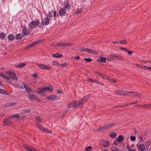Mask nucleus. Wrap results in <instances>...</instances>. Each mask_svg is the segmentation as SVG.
Here are the masks:
<instances>
[{
	"label": "nucleus",
	"instance_id": "13",
	"mask_svg": "<svg viewBox=\"0 0 151 151\" xmlns=\"http://www.w3.org/2000/svg\"><path fill=\"white\" fill-rule=\"evenodd\" d=\"M66 9L63 8H60L59 11V13L61 16H64L66 13Z\"/></svg>",
	"mask_w": 151,
	"mask_h": 151
},
{
	"label": "nucleus",
	"instance_id": "41",
	"mask_svg": "<svg viewBox=\"0 0 151 151\" xmlns=\"http://www.w3.org/2000/svg\"><path fill=\"white\" fill-rule=\"evenodd\" d=\"M42 131L48 133H50L51 132L49 130L47 129L45 127H44Z\"/></svg>",
	"mask_w": 151,
	"mask_h": 151
},
{
	"label": "nucleus",
	"instance_id": "10",
	"mask_svg": "<svg viewBox=\"0 0 151 151\" xmlns=\"http://www.w3.org/2000/svg\"><path fill=\"white\" fill-rule=\"evenodd\" d=\"M37 65L39 67L42 69L50 70L51 69V68L47 65L40 63H37Z\"/></svg>",
	"mask_w": 151,
	"mask_h": 151
},
{
	"label": "nucleus",
	"instance_id": "56",
	"mask_svg": "<svg viewBox=\"0 0 151 151\" xmlns=\"http://www.w3.org/2000/svg\"><path fill=\"white\" fill-rule=\"evenodd\" d=\"M86 48L84 47H81L79 49V50L81 51L86 52Z\"/></svg>",
	"mask_w": 151,
	"mask_h": 151
},
{
	"label": "nucleus",
	"instance_id": "26",
	"mask_svg": "<svg viewBox=\"0 0 151 151\" xmlns=\"http://www.w3.org/2000/svg\"><path fill=\"white\" fill-rule=\"evenodd\" d=\"M23 36L21 33H19L16 36V38L17 40L21 39Z\"/></svg>",
	"mask_w": 151,
	"mask_h": 151
},
{
	"label": "nucleus",
	"instance_id": "14",
	"mask_svg": "<svg viewBox=\"0 0 151 151\" xmlns=\"http://www.w3.org/2000/svg\"><path fill=\"white\" fill-rule=\"evenodd\" d=\"M3 123L4 126L10 125L11 124V122L8 118H5Z\"/></svg>",
	"mask_w": 151,
	"mask_h": 151
},
{
	"label": "nucleus",
	"instance_id": "4",
	"mask_svg": "<svg viewBox=\"0 0 151 151\" xmlns=\"http://www.w3.org/2000/svg\"><path fill=\"white\" fill-rule=\"evenodd\" d=\"M46 15L47 16L44 18V20L42 19V24H40L39 25V27L40 28L43 29L44 25L47 26L50 23L49 18L48 17L47 15Z\"/></svg>",
	"mask_w": 151,
	"mask_h": 151
},
{
	"label": "nucleus",
	"instance_id": "47",
	"mask_svg": "<svg viewBox=\"0 0 151 151\" xmlns=\"http://www.w3.org/2000/svg\"><path fill=\"white\" fill-rule=\"evenodd\" d=\"M143 108L146 107L147 106V107H151V104H144L142 105H140Z\"/></svg>",
	"mask_w": 151,
	"mask_h": 151
},
{
	"label": "nucleus",
	"instance_id": "22",
	"mask_svg": "<svg viewBox=\"0 0 151 151\" xmlns=\"http://www.w3.org/2000/svg\"><path fill=\"white\" fill-rule=\"evenodd\" d=\"M52 56L53 57L60 58L63 56V55L61 54L56 53L55 54H52Z\"/></svg>",
	"mask_w": 151,
	"mask_h": 151
},
{
	"label": "nucleus",
	"instance_id": "42",
	"mask_svg": "<svg viewBox=\"0 0 151 151\" xmlns=\"http://www.w3.org/2000/svg\"><path fill=\"white\" fill-rule=\"evenodd\" d=\"M106 79H107V80H109V81H110V82H113L114 83H115L116 82V81L113 79H112V78L110 79L109 78H108L107 77V78Z\"/></svg>",
	"mask_w": 151,
	"mask_h": 151
},
{
	"label": "nucleus",
	"instance_id": "53",
	"mask_svg": "<svg viewBox=\"0 0 151 151\" xmlns=\"http://www.w3.org/2000/svg\"><path fill=\"white\" fill-rule=\"evenodd\" d=\"M84 60L87 62H90L92 61V59L90 58H85Z\"/></svg>",
	"mask_w": 151,
	"mask_h": 151
},
{
	"label": "nucleus",
	"instance_id": "58",
	"mask_svg": "<svg viewBox=\"0 0 151 151\" xmlns=\"http://www.w3.org/2000/svg\"><path fill=\"white\" fill-rule=\"evenodd\" d=\"M139 101L136 100L135 101H133L132 102H131L130 103V104L131 105L133 104H136L138 103Z\"/></svg>",
	"mask_w": 151,
	"mask_h": 151
},
{
	"label": "nucleus",
	"instance_id": "34",
	"mask_svg": "<svg viewBox=\"0 0 151 151\" xmlns=\"http://www.w3.org/2000/svg\"><path fill=\"white\" fill-rule=\"evenodd\" d=\"M46 91H49L52 92L53 91V87L51 86V87H45Z\"/></svg>",
	"mask_w": 151,
	"mask_h": 151
},
{
	"label": "nucleus",
	"instance_id": "29",
	"mask_svg": "<svg viewBox=\"0 0 151 151\" xmlns=\"http://www.w3.org/2000/svg\"><path fill=\"white\" fill-rule=\"evenodd\" d=\"M110 136L112 138H114L116 137V134L114 132H112L110 134Z\"/></svg>",
	"mask_w": 151,
	"mask_h": 151
},
{
	"label": "nucleus",
	"instance_id": "28",
	"mask_svg": "<svg viewBox=\"0 0 151 151\" xmlns=\"http://www.w3.org/2000/svg\"><path fill=\"white\" fill-rule=\"evenodd\" d=\"M8 37L9 40H12L14 39V35L11 34L8 35Z\"/></svg>",
	"mask_w": 151,
	"mask_h": 151
},
{
	"label": "nucleus",
	"instance_id": "32",
	"mask_svg": "<svg viewBox=\"0 0 151 151\" xmlns=\"http://www.w3.org/2000/svg\"><path fill=\"white\" fill-rule=\"evenodd\" d=\"M52 45L55 46H60L61 47V42H57L56 43H55L52 44Z\"/></svg>",
	"mask_w": 151,
	"mask_h": 151
},
{
	"label": "nucleus",
	"instance_id": "18",
	"mask_svg": "<svg viewBox=\"0 0 151 151\" xmlns=\"http://www.w3.org/2000/svg\"><path fill=\"white\" fill-rule=\"evenodd\" d=\"M110 145V142L108 140H104L103 143H102V145L104 147H108Z\"/></svg>",
	"mask_w": 151,
	"mask_h": 151
},
{
	"label": "nucleus",
	"instance_id": "5",
	"mask_svg": "<svg viewBox=\"0 0 151 151\" xmlns=\"http://www.w3.org/2000/svg\"><path fill=\"white\" fill-rule=\"evenodd\" d=\"M21 28L22 29V34L25 35H29L30 33V29L27 28L26 24L23 25L21 24Z\"/></svg>",
	"mask_w": 151,
	"mask_h": 151
},
{
	"label": "nucleus",
	"instance_id": "2",
	"mask_svg": "<svg viewBox=\"0 0 151 151\" xmlns=\"http://www.w3.org/2000/svg\"><path fill=\"white\" fill-rule=\"evenodd\" d=\"M40 20L39 19H36V21L33 20L29 24V26L32 29L35 28L38 26L39 25Z\"/></svg>",
	"mask_w": 151,
	"mask_h": 151
},
{
	"label": "nucleus",
	"instance_id": "8",
	"mask_svg": "<svg viewBox=\"0 0 151 151\" xmlns=\"http://www.w3.org/2000/svg\"><path fill=\"white\" fill-rule=\"evenodd\" d=\"M22 83L23 85L24 88L25 89L26 92L28 94H30L31 93H33V92L32 89L29 86L27 85L26 83L24 82H22Z\"/></svg>",
	"mask_w": 151,
	"mask_h": 151
},
{
	"label": "nucleus",
	"instance_id": "57",
	"mask_svg": "<svg viewBox=\"0 0 151 151\" xmlns=\"http://www.w3.org/2000/svg\"><path fill=\"white\" fill-rule=\"evenodd\" d=\"M34 148L32 147H31L30 148V147L28 146V147L27 149V150H28L29 151H33V149Z\"/></svg>",
	"mask_w": 151,
	"mask_h": 151
},
{
	"label": "nucleus",
	"instance_id": "1",
	"mask_svg": "<svg viewBox=\"0 0 151 151\" xmlns=\"http://www.w3.org/2000/svg\"><path fill=\"white\" fill-rule=\"evenodd\" d=\"M118 59L120 60H123V57L119 54H111L109 55L107 57V60L109 61Z\"/></svg>",
	"mask_w": 151,
	"mask_h": 151
},
{
	"label": "nucleus",
	"instance_id": "37",
	"mask_svg": "<svg viewBox=\"0 0 151 151\" xmlns=\"http://www.w3.org/2000/svg\"><path fill=\"white\" fill-rule=\"evenodd\" d=\"M36 124L37 125V127L39 128V129L41 131H42L44 127H43V126L41 124H37L36 123Z\"/></svg>",
	"mask_w": 151,
	"mask_h": 151
},
{
	"label": "nucleus",
	"instance_id": "11",
	"mask_svg": "<svg viewBox=\"0 0 151 151\" xmlns=\"http://www.w3.org/2000/svg\"><path fill=\"white\" fill-rule=\"evenodd\" d=\"M136 146L139 151H146V149L144 144H141L139 146L138 144Z\"/></svg>",
	"mask_w": 151,
	"mask_h": 151
},
{
	"label": "nucleus",
	"instance_id": "3",
	"mask_svg": "<svg viewBox=\"0 0 151 151\" xmlns=\"http://www.w3.org/2000/svg\"><path fill=\"white\" fill-rule=\"evenodd\" d=\"M6 73L9 78L16 81H17L18 80L16 74L13 70L7 71Z\"/></svg>",
	"mask_w": 151,
	"mask_h": 151
},
{
	"label": "nucleus",
	"instance_id": "62",
	"mask_svg": "<svg viewBox=\"0 0 151 151\" xmlns=\"http://www.w3.org/2000/svg\"><path fill=\"white\" fill-rule=\"evenodd\" d=\"M126 52H127V53L129 55H131L133 53V52L132 51L128 50H127Z\"/></svg>",
	"mask_w": 151,
	"mask_h": 151
},
{
	"label": "nucleus",
	"instance_id": "44",
	"mask_svg": "<svg viewBox=\"0 0 151 151\" xmlns=\"http://www.w3.org/2000/svg\"><path fill=\"white\" fill-rule=\"evenodd\" d=\"M122 91L119 90L115 92V93L116 94L120 95L121 94H122Z\"/></svg>",
	"mask_w": 151,
	"mask_h": 151
},
{
	"label": "nucleus",
	"instance_id": "24",
	"mask_svg": "<svg viewBox=\"0 0 151 151\" xmlns=\"http://www.w3.org/2000/svg\"><path fill=\"white\" fill-rule=\"evenodd\" d=\"M0 93L3 94H4L5 95H9V94L8 93V92L6 91H5L4 89H1L0 88Z\"/></svg>",
	"mask_w": 151,
	"mask_h": 151
},
{
	"label": "nucleus",
	"instance_id": "55",
	"mask_svg": "<svg viewBox=\"0 0 151 151\" xmlns=\"http://www.w3.org/2000/svg\"><path fill=\"white\" fill-rule=\"evenodd\" d=\"M130 139L132 141H135L136 139V137L134 136H131L130 137Z\"/></svg>",
	"mask_w": 151,
	"mask_h": 151
},
{
	"label": "nucleus",
	"instance_id": "16",
	"mask_svg": "<svg viewBox=\"0 0 151 151\" xmlns=\"http://www.w3.org/2000/svg\"><path fill=\"white\" fill-rule=\"evenodd\" d=\"M94 73L95 74H96L97 76H100L101 77L103 78V79H106L107 78V77L105 75L102 74L98 72L95 71V72H94Z\"/></svg>",
	"mask_w": 151,
	"mask_h": 151
},
{
	"label": "nucleus",
	"instance_id": "48",
	"mask_svg": "<svg viewBox=\"0 0 151 151\" xmlns=\"http://www.w3.org/2000/svg\"><path fill=\"white\" fill-rule=\"evenodd\" d=\"M96 52V51L90 49V52H89V53L91 54H95Z\"/></svg>",
	"mask_w": 151,
	"mask_h": 151
},
{
	"label": "nucleus",
	"instance_id": "17",
	"mask_svg": "<svg viewBox=\"0 0 151 151\" xmlns=\"http://www.w3.org/2000/svg\"><path fill=\"white\" fill-rule=\"evenodd\" d=\"M27 97L30 100H32L33 99H35V98L37 97V96L33 94H28L27 95Z\"/></svg>",
	"mask_w": 151,
	"mask_h": 151
},
{
	"label": "nucleus",
	"instance_id": "20",
	"mask_svg": "<svg viewBox=\"0 0 151 151\" xmlns=\"http://www.w3.org/2000/svg\"><path fill=\"white\" fill-rule=\"evenodd\" d=\"M124 137L123 135H120L116 138V140L119 142H121L124 140Z\"/></svg>",
	"mask_w": 151,
	"mask_h": 151
},
{
	"label": "nucleus",
	"instance_id": "45",
	"mask_svg": "<svg viewBox=\"0 0 151 151\" xmlns=\"http://www.w3.org/2000/svg\"><path fill=\"white\" fill-rule=\"evenodd\" d=\"M117 148L114 146H112L111 147V149L113 151H116Z\"/></svg>",
	"mask_w": 151,
	"mask_h": 151
},
{
	"label": "nucleus",
	"instance_id": "40",
	"mask_svg": "<svg viewBox=\"0 0 151 151\" xmlns=\"http://www.w3.org/2000/svg\"><path fill=\"white\" fill-rule=\"evenodd\" d=\"M4 79L6 80V81L8 83H11V79L9 77H8L6 76Z\"/></svg>",
	"mask_w": 151,
	"mask_h": 151
},
{
	"label": "nucleus",
	"instance_id": "38",
	"mask_svg": "<svg viewBox=\"0 0 151 151\" xmlns=\"http://www.w3.org/2000/svg\"><path fill=\"white\" fill-rule=\"evenodd\" d=\"M26 65V63H20V65L19 66H15L17 68H22L24 67L25 65Z\"/></svg>",
	"mask_w": 151,
	"mask_h": 151
},
{
	"label": "nucleus",
	"instance_id": "54",
	"mask_svg": "<svg viewBox=\"0 0 151 151\" xmlns=\"http://www.w3.org/2000/svg\"><path fill=\"white\" fill-rule=\"evenodd\" d=\"M35 119L39 122H41V120L39 116H37L35 117Z\"/></svg>",
	"mask_w": 151,
	"mask_h": 151
},
{
	"label": "nucleus",
	"instance_id": "19",
	"mask_svg": "<svg viewBox=\"0 0 151 151\" xmlns=\"http://www.w3.org/2000/svg\"><path fill=\"white\" fill-rule=\"evenodd\" d=\"M107 58H106L105 57H101L100 58L99 60L98 59L97 60V61L99 62V63L101 62L105 63L106 62V59Z\"/></svg>",
	"mask_w": 151,
	"mask_h": 151
},
{
	"label": "nucleus",
	"instance_id": "33",
	"mask_svg": "<svg viewBox=\"0 0 151 151\" xmlns=\"http://www.w3.org/2000/svg\"><path fill=\"white\" fill-rule=\"evenodd\" d=\"M82 12V9L81 8H78L76 10V12L77 14H80Z\"/></svg>",
	"mask_w": 151,
	"mask_h": 151
},
{
	"label": "nucleus",
	"instance_id": "31",
	"mask_svg": "<svg viewBox=\"0 0 151 151\" xmlns=\"http://www.w3.org/2000/svg\"><path fill=\"white\" fill-rule=\"evenodd\" d=\"M132 95H131V96H139L141 95V94H140L138 92H132Z\"/></svg>",
	"mask_w": 151,
	"mask_h": 151
},
{
	"label": "nucleus",
	"instance_id": "7",
	"mask_svg": "<svg viewBox=\"0 0 151 151\" xmlns=\"http://www.w3.org/2000/svg\"><path fill=\"white\" fill-rule=\"evenodd\" d=\"M62 5L63 6V8L67 10H68L71 9V6L69 3V0H66L64 1Z\"/></svg>",
	"mask_w": 151,
	"mask_h": 151
},
{
	"label": "nucleus",
	"instance_id": "64",
	"mask_svg": "<svg viewBox=\"0 0 151 151\" xmlns=\"http://www.w3.org/2000/svg\"><path fill=\"white\" fill-rule=\"evenodd\" d=\"M28 146H29L26 144H24L23 145V147L26 150H27V149L28 147Z\"/></svg>",
	"mask_w": 151,
	"mask_h": 151
},
{
	"label": "nucleus",
	"instance_id": "21",
	"mask_svg": "<svg viewBox=\"0 0 151 151\" xmlns=\"http://www.w3.org/2000/svg\"><path fill=\"white\" fill-rule=\"evenodd\" d=\"M45 87L43 88H38V91L37 93L39 94H40L42 93H43L46 91L45 89Z\"/></svg>",
	"mask_w": 151,
	"mask_h": 151
},
{
	"label": "nucleus",
	"instance_id": "25",
	"mask_svg": "<svg viewBox=\"0 0 151 151\" xmlns=\"http://www.w3.org/2000/svg\"><path fill=\"white\" fill-rule=\"evenodd\" d=\"M132 91H122V94L124 95L128 96V94L129 93H132Z\"/></svg>",
	"mask_w": 151,
	"mask_h": 151
},
{
	"label": "nucleus",
	"instance_id": "36",
	"mask_svg": "<svg viewBox=\"0 0 151 151\" xmlns=\"http://www.w3.org/2000/svg\"><path fill=\"white\" fill-rule=\"evenodd\" d=\"M52 64L54 65H57L58 66H60V64L57 61L54 60L52 61Z\"/></svg>",
	"mask_w": 151,
	"mask_h": 151
},
{
	"label": "nucleus",
	"instance_id": "35",
	"mask_svg": "<svg viewBox=\"0 0 151 151\" xmlns=\"http://www.w3.org/2000/svg\"><path fill=\"white\" fill-rule=\"evenodd\" d=\"M20 117V115L18 114H17L14 115H13L12 116H10L9 118H19Z\"/></svg>",
	"mask_w": 151,
	"mask_h": 151
},
{
	"label": "nucleus",
	"instance_id": "60",
	"mask_svg": "<svg viewBox=\"0 0 151 151\" xmlns=\"http://www.w3.org/2000/svg\"><path fill=\"white\" fill-rule=\"evenodd\" d=\"M67 63H64L62 64H60L62 68H64L67 65Z\"/></svg>",
	"mask_w": 151,
	"mask_h": 151
},
{
	"label": "nucleus",
	"instance_id": "9",
	"mask_svg": "<svg viewBox=\"0 0 151 151\" xmlns=\"http://www.w3.org/2000/svg\"><path fill=\"white\" fill-rule=\"evenodd\" d=\"M78 101H74L73 103L69 104L68 108H71L73 107H78L81 106Z\"/></svg>",
	"mask_w": 151,
	"mask_h": 151
},
{
	"label": "nucleus",
	"instance_id": "6",
	"mask_svg": "<svg viewBox=\"0 0 151 151\" xmlns=\"http://www.w3.org/2000/svg\"><path fill=\"white\" fill-rule=\"evenodd\" d=\"M90 97V95L88 94L86 96H85L83 98L81 99V100L78 101L79 102V103L81 106H82L85 104L88 99Z\"/></svg>",
	"mask_w": 151,
	"mask_h": 151
},
{
	"label": "nucleus",
	"instance_id": "59",
	"mask_svg": "<svg viewBox=\"0 0 151 151\" xmlns=\"http://www.w3.org/2000/svg\"><path fill=\"white\" fill-rule=\"evenodd\" d=\"M93 82H94L95 83H97L98 84H100L101 83L100 81H98L95 79H94V80H93Z\"/></svg>",
	"mask_w": 151,
	"mask_h": 151
},
{
	"label": "nucleus",
	"instance_id": "39",
	"mask_svg": "<svg viewBox=\"0 0 151 151\" xmlns=\"http://www.w3.org/2000/svg\"><path fill=\"white\" fill-rule=\"evenodd\" d=\"M135 65L137 67H139V68H143V69H145L146 65H139L137 63H136V64H135Z\"/></svg>",
	"mask_w": 151,
	"mask_h": 151
},
{
	"label": "nucleus",
	"instance_id": "51",
	"mask_svg": "<svg viewBox=\"0 0 151 151\" xmlns=\"http://www.w3.org/2000/svg\"><path fill=\"white\" fill-rule=\"evenodd\" d=\"M92 149V147L91 146L87 147L85 148V151H90Z\"/></svg>",
	"mask_w": 151,
	"mask_h": 151
},
{
	"label": "nucleus",
	"instance_id": "61",
	"mask_svg": "<svg viewBox=\"0 0 151 151\" xmlns=\"http://www.w3.org/2000/svg\"><path fill=\"white\" fill-rule=\"evenodd\" d=\"M10 106H14L17 104V103L15 102H10Z\"/></svg>",
	"mask_w": 151,
	"mask_h": 151
},
{
	"label": "nucleus",
	"instance_id": "15",
	"mask_svg": "<svg viewBox=\"0 0 151 151\" xmlns=\"http://www.w3.org/2000/svg\"><path fill=\"white\" fill-rule=\"evenodd\" d=\"M42 40H38L37 41L34 42L30 44L27 46L28 47H32L36 45H37V44L41 42L42 41Z\"/></svg>",
	"mask_w": 151,
	"mask_h": 151
},
{
	"label": "nucleus",
	"instance_id": "30",
	"mask_svg": "<svg viewBox=\"0 0 151 151\" xmlns=\"http://www.w3.org/2000/svg\"><path fill=\"white\" fill-rule=\"evenodd\" d=\"M6 36V34L3 32L0 33V38L1 39H4Z\"/></svg>",
	"mask_w": 151,
	"mask_h": 151
},
{
	"label": "nucleus",
	"instance_id": "43",
	"mask_svg": "<svg viewBox=\"0 0 151 151\" xmlns=\"http://www.w3.org/2000/svg\"><path fill=\"white\" fill-rule=\"evenodd\" d=\"M53 10H52L50 11H49L48 12V16L49 17H52V13H53Z\"/></svg>",
	"mask_w": 151,
	"mask_h": 151
},
{
	"label": "nucleus",
	"instance_id": "50",
	"mask_svg": "<svg viewBox=\"0 0 151 151\" xmlns=\"http://www.w3.org/2000/svg\"><path fill=\"white\" fill-rule=\"evenodd\" d=\"M94 79L91 78H90L88 77L87 79V81L90 82H93Z\"/></svg>",
	"mask_w": 151,
	"mask_h": 151
},
{
	"label": "nucleus",
	"instance_id": "49",
	"mask_svg": "<svg viewBox=\"0 0 151 151\" xmlns=\"http://www.w3.org/2000/svg\"><path fill=\"white\" fill-rule=\"evenodd\" d=\"M108 125L109 128L110 127H111L113 126H114L115 124V123L114 122L111 123H110L108 124Z\"/></svg>",
	"mask_w": 151,
	"mask_h": 151
},
{
	"label": "nucleus",
	"instance_id": "52",
	"mask_svg": "<svg viewBox=\"0 0 151 151\" xmlns=\"http://www.w3.org/2000/svg\"><path fill=\"white\" fill-rule=\"evenodd\" d=\"M0 76L4 79L5 77H6V76L3 73L0 72Z\"/></svg>",
	"mask_w": 151,
	"mask_h": 151
},
{
	"label": "nucleus",
	"instance_id": "63",
	"mask_svg": "<svg viewBox=\"0 0 151 151\" xmlns=\"http://www.w3.org/2000/svg\"><path fill=\"white\" fill-rule=\"evenodd\" d=\"M126 148L127 149L128 151H132V150L131 147L129 145H127Z\"/></svg>",
	"mask_w": 151,
	"mask_h": 151
},
{
	"label": "nucleus",
	"instance_id": "27",
	"mask_svg": "<svg viewBox=\"0 0 151 151\" xmlns=\"http://www.w3.org/2000/svg\"><path fill=\"white\" fill-rule=\"evenodd\" d=\"M21 113L24 114H28L30 112V110L29 109L28 110H25L23 109L21 111Z\"/></svg>",
	"mask_w": 151,
	"mask_h": 151
},
{
	"label": "nucleus",
	"instance_id": "23",
	"mask_svg": "<svg viewBox=\"0 0 151 151\" xmlns=\"http://www.w3.org/2000/svg\"><path fill=\"white\" fill-rule=\"evenodd\" d=\"M73 44V43H62L61 42V47H67L70 45H72Z\"/></svg>",
	"mask_w": 151,
	"mask_h": 151
},
{
	"label": "nucleus",
	"instance_id": "46",
	"mask_svg": "<svg viewBox=\"0 0 151 151\" xmlns=\"http://www.w3.org/2000/svg\"><path fill=\"white\" fill-rule=\"evenodd\" d=\"M119 42L122 44H126L127 43V41L125 40H120Z\"/></svg>",
	"mask_w": 151,
	"mask_h": 151
},
{
	"label": "nucleus",
	"instance_id": "12",
	"mask_svg": "<svg viewBox=\"0 0 151 151\" xmlns=\"http://www.w3.org/2000/svg\"><path fill=\"white\" fill-rule=\"evenodd\" d=\"M47 99L51 100L52 101H54V100L57 99V96L56 95H53L51 96H48L46 97Z\"/></svg>",
	"mask_w": 151,
	"mask_h": 151
}]
</instances>
